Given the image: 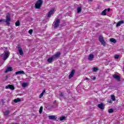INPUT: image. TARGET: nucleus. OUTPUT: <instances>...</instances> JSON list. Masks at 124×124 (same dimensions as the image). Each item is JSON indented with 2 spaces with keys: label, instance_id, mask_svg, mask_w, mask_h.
<instances>
[{
  "label": "nucleus",
  "instance_id": "nucleus-14",
  "mask_svg": "<svg viewBox=\"0 0 124 124\" xmlns=\"http://www.w3.org/2000/svg\"><path fill=\"white\" fill-rule=\"evenodd\" d=\"M6 89H10L11 90H15V87L13 85H9L5 87Z\"/></svg>",
  "mask_w": 124,
  "mask_h": 124
},
{
  "label": "nucleus",
  "instance_id": "nucleus-33",
  "mask_svg": "<svg viewBox=\"0 0 124 124\" xmlns=\"http://www.w3.org/2000/svg\"><path fill=\"white\" fill-rule=\"evenodd\" d=\"M119 57H120L119 55H115L114 58L116 59V60H118V59H119Z\"/></svg>",
  "mask_w": 124,
  "mask_h": 124
},
{
  "label": "nucleus",
  "instance_id": "nucleus-37",
  "mask_svg": "<svg viewBox=\"0 0 124 124\" xmlns=\"http://www.w3.org/2000/svg\"><path fill=\"white\" fill-rule=\"evenodd\" d=\"M85 80H90V79H89V78H85Z\"/></svg>",
  "mask_w": 124,
  "mask_h": 124
},
{
  "label": "nucleus",
  "instance_id": "nucleus-41",
  "mask_svg": "<svg viewBox=\"0 0 124 124\" xmlns=\"http://www.w3.org/2000/svg\"><path fill=\"white\" fill-rule=\"evenodd\" d=\"M90 0V1H92V0Z\"/></svg>",
  "mask_w": 124,
  "mask_h": 124
},
{
  "label": "nucleus",
  "instance_id": "nucleus-29",
  "mask_svg": "<svg viewBox=\"0 0 124 124\" xmlns=\"http://www.w3.org/2000/svg\"><path fill=\"white\" fill-rule=\"evenodd\" d=\"M108 113H113L114 112V109L113 108H110L108 111Z\"/></svg>",
  "mask_w": 124,
  "mask_h": 124
},
{
  "label": "nucleus",
  "instance_id": "nucleus-35",
  "mask_svg": "<svg viewBox=\"0 0 124 124\" xmlns=\"http://www.w3.org/2000/svg\"><path fill=\"white\" fill-rule=\"evenodd\" d=\"M93 80H95L96 79V78L95 77H93V78H92Z\"/></svg>",
  "mask_w": 124,
  "mask_h": 124
},
{
  "label": "nucleus",
  "instance_id": "nucleus-40",
  "mask_svg": "<svg viewBox=\"0 0 124 124\" xmlns=\"http://www.w3.org/2000/svg\"><path fill=\"white\" fill-rule=\"evenodd\" d=\"M81 83H82V82H80V83H79V85H81Z\"/></svg>",
  "mask_w": 124,
  "mask_h": 124
},
{
  "label": "nucleus",
  "instance_id": "nucleus-32",
  "mask_svg": "<svg viewBox=\"0 0 124 124\" xmlns=\"http://www.w3.org/2000/svg\"><path fill=\"white\" fill-rule=\"evenodd\" d=\"M60 121H63L64 120H65V117L62 116V117H60Z\"/></svg>",
  "mask_w": 124,
  "mask_h": 124
},
{
  "label": "nucleus",
  "instance_id": "nucleus-38",
  "mask_svg": "<svg viewBox=\"0 0 124 124\" xmlns=\"http://www.w3.org/2000/svg\"><path fill=\"white\" fill-rule=\"evenodd\" d=\"M107 10H108V12H109L110 11V9H108Z\"/></svg>",
  "mask_w": 124,
  "mask_h": 124
},
{
  "label": "nucleus",
  "instance_id": "nucleus-15",
  "mask_svg": "<svg viewBox=\"0 0 124 124\" xmlns=\"http://www.w3.org/2000/svg\"><path fill=\"white\" fill-rule=\"evenodd\" d=\"M94 58V56L93 54H90L88 57L89 61H93V59Z\"/></svg>",
  "mask_w": 124,
  "mask_h": 124
},
{
  "label": "nucleus",
  "instance_id": "nucleus-19",
  "mask_svg": "<svg viewBox=\"0 0 124 124\" xmlns=\"http://www.w3.org/2000/svg\"><path fill=\"white\" fill-rule=\"evenodd\" d=\"M109 41L112 43H117V40L113 38H110Z\"/></svg>",
  "mask_w": 124,
  "mask_h": 124
},
{
  "label": "nucleus",
  "instance_id": "nucleus-39",
  "mask_svg": "<svg viewBox=\"0 0 124 124\" xmlns=\"http://www.w3.org/2000/svg\"><path fill=\"white\" fill-rule=\"evenodd\" d=\"M56 102H57V101L55 100L53 102V103H56Z\"/></svg>",
  "mask_w": 124,
  "mask_h": 124
},
{
  "label": "nucleus",
  "instance_id": "nucleus-17",
  "mask_svg": "<svg viewBox=\"0 0 124 124\" xmlns=\"http://www.w3.org/2000/svg\"><path fill=\"white\" fill-rule=\"evenodd\" d=\"M60 56H61V53L58 52L54 56H53V57H54V59H56V58H59Z\"/></svg>",
  "mask_w": 124,
  "mask_h": 124
},
{
  "label": "nucleus",
  "instance_id": "nucleus-20",
  "mask_svg": "<svg viewBox=\"0 0 124 124\" xmlns=\"http://www.w3.org/2000/svg\"><path fill=\"white\" fill-rule=\"evenodd\" d=\"M21 101V99L18 98L14 100V102L15 103H17V102H20Z\"/></svg>",
  "mask_w": 124,
  "mask_h": 124
},
{
  "label": "nucleus",
  "instance_id": "nucleus-26",
  "mask_svg": "<svg viewBox=\"0 0 124 124\" xmlns=\"http://www.w3.org/2000/svg\"><path fill=\"white\" fill-rule=\"evenodd\" d=\"M42 111H43V107L41 106V107H40V109H39L40 114H41V113H42Z\"/></svg>",
  "mask_w": 124,
  "mask_h": 124
},
{
  "label": "nucleus",
  "instance_id": "nucleus-31",
  "mask_svg": "<svg viewBox=\"0 0 124 124\" xmlns=\"http://www.w3.org/2000/svg\"><path fill=\"white\" fill-rule=\"evenodd\" d=\"M59 96H60L61 97H63L64 98V96L63 95V93H62L61 92L59 93Z\"/></svg>",
  "mask_w": 124,
  "mask_h": 124
},
{
  "label": "nucleus",
  "instance_id": "nucleus-16",
  "mask_svg": "<svg viewBox=\"0 0 124 124\" xmlns=\"http://www.w3.org/2000/svg\"><path fill=\"white\" fill-rule=\"evenodd\" d=\"M16 75H18L19 74H25V72L24 71H18L16 72Z\"/></svg>",
  "mask_w": 124,
  "mask_h": 124
},
{
  "label": "nucleus",
  "instance_id": "nucleus-42",
  "mask_svg": "<svg viewBox=\"0 0 124 124\" xmlns=\"http://www.w3.org/2000/svg\"><path fill=\"white\" fill-rule=\"evenodd\" d=\"M60 99H61V100H62V99H61V98H60Z\"/></svg>",
  "mask_w": 124,
  "mask_h": 124
},
{
  "label": "nucleus",
  "instance_id": "nucleus-21",
  "mask_svg": "<svg viewBox=\"0 0 124 124\" xmlns=\"http://www.w3.org/2000/svg\"><path fill=\"white\" fill-rule=\"evenodd\" d=\"M106 11H107V9H105L102 12L101 15H103L104 16H106Z\"/></svg>",
  "mask_w": 124,
  "mask_h": 124
},
{
  "label": "nucleus",
  "instance_id": "nucleus-8",
  "mask_svg": "<svg viewBox=\"0 0 124 124\" xmlns=\"http://www.w3.org/2000/svg\"><path fill=\"white\" fill-rule=\"evenodd\" d=\"M75 73V70H72L71 74L69 76V79H71L72 77H73V76L74 75V74Z\"/></svg>",
  "mask_w": 124,
  "mask_h": 124
},
{
  "label": "nucleus",
  "instance_id": "nucleus-3",
  "mask_svg": "<svg viewBox=\"0 0 124 124\" xmlns=\"http://www.w3.org/2000/svg\"><path fill=\"white\" fill-rule=\"evenodd\" d=\"M99 41L101 43V45H103L104 47L106 46V42L104 41V38L102 36L99 37Z\"/></svg>",
  "mask_w": 124,
  "mask_h": 124
},
{
  "label": "nucleus",
  "instance_id": "nucleus-34",
  "mask_svg": "<svg viewBox=\"0 0 124 124\" xmlns=\"http://www.w3.org/2000/svg\"><path fill=\"white\" fill-rule=\"evenodd\" d=\"M32 29H31L29 31V32L30 34H32Z\"/></svg>",
  "mask_w": 124,
  "mask_h": 124
},
{
  "label": "nucleus",
  "instance_id": "nucleus-11",
  "mask_svg": "<svg viewBox=\"0 0 124 124\" xmlns=\"http://www.w3.org/2000/svg\"><path fill=\"white\" fill-rule=\"evenodd\" d=\"M54 59L55 58L54 56H52V57H50L47 59V62L49 63H51V62H53V61H54Z\"/></svg>",
  "mask_w": 124,
  "mask_h": 124
},
{
  "label": "nucleus",
  "instance_id": "nucleus-2",
  "mask_svg": "<svg viewBox=\"0 0 124 124\" xmlns=\"http://www.w3.org/2000/svg\"><path fill=\"white\" fill-rule=\"evenodd\" d=\"M42 4H43V0H38L35 4V8L37 9H40Z\"/></svg>",
  "mask_w": 124,
  "mask_h": 124
},
{
  "label": "nucleus",
  "instance_id": "nucleus-4",
  "mask_svg": "<svg viewBox=\"0 0 124 124\" xmlns=\"http://www.w3.org/2000/svg\"><path fill=\"white\" fill-rule=\"evenodd\" d=\"M4 54H2L1 56H4L3 59L5 61L6 60H7V59L8 58V57H9V54H10V53H9V51H6V50L4 51Z\"/></svg>",
  "mask_w": 124,
  "mask_h": 124
},
{
  "label": "nucleus",
  "instance_id": "nucleus-10",
  "mask_svg": "<svg viewBox=\"0 0 124 124\" xmlns=\"http://www.w3.org/2000/svg\"><path fill=\"white\" fill-rule=\"evenodd\" d=\"M124 23V20H121L119 22H118L116 24V27L118 28V27L121 26V25H123V24Z\"/></svg>",
  "mask_w": 124,
  "mask_h": 124
},
{
  "label": "nucleus",
  "instance_id": "nucleus-28",
  "mask_svg": "<svg viewBox=\"0 0 124 124\" xmlns=\"http://www.w3.org/2000/svg\"><path fill=\"white\" fill-rule=\"evenodd\" d=\"M27 86H28V84L27 83L24 82L22 83V87H23V88H26Z\"/></svg>",
  "mask_w": 124,
  "mask_h": 124
},
{
  "label": "nucleus",
  "instance_id": "nucleus-9",
  "mask_svg": "<svg viewBox=\"0 0 124 124\" xmlns=\"http://www.w3.org/2000/svg\"><path fill=\"white\" fill-rule=\"evenodd\" d=\"M48 119L49 120H57V116L56 115H49Z\"/></svg>",
  "mask_w": 124,
  "mask_h": 124
},
{
  "label": "nucleus",
  "instance_id": "nucleus-12",
  "mask_svg": "<svg viewBox=\"0 0 124 124\" xmlns=\"http://www.w3.org/2000/svg\"><path fill=\"white\" fill-rule=\"evenodd\" d=\"M98 107L101 109V110H103V109H104V105L102 103L99 104L98 105Z\"/></svg>",
  "mask_w": 124,
  "mask_h": 124
},
{
  "label": "nucleus",
  "instance_id": "nucleus-5",
  "mask_svg": "<svg viewBox=\"0 0 124 124\" xmlns=\"http://www.w3.org/2000/svg\"><path fill=\"white\" fill-rule=\"evenodd\" d=\"M60 21L61 20L60 19H57L56 20V21L55 22H54L53 24H54V29H57L58 28V27H59V26H60Z\"/></svg>",
  "mask_w": 124,
  "mask_h": 124
},
{
  "label": "nucleus",
  "instance_id": "nucleus-30",
  "mask_svg": "<svg viewBox=\"0 0 124 124\" xmlns=\"http://www.w3.org/2000/svg\"><path fill=\"white\" fill-rule=\"evenodd\" d=\"M98 70V69L97 67H94L93 68V72H96Z\"/></svg>",
  "mask_w": 124,
  "mask_h": 124
},
{
  "label": "nucleus",
  "instance_id": "nucleus-7",
  "mask_svg": "<svg viewBox=\"0 0 124 124\" xmlns=\"http://www.w3.org/2000/svg\"><path fill=\"white\" fill-rule=\"evenodd\" d=\"M113 77L114 79H115V80H117V81H121V77H120L119 75L117 74H114L113 75Z\"/></svg>",
  "mask_w": 124,
  "mask_h": 124
},
{
  "label": "nucleus",
  "instance_id": "nucleus-36",
  "mask_svg": "<svg viewBox=\"0 0 124 124\" xmlns=\"http://www.w3.org/2000/svg\"><path fill=\"white\" fill-rule=\"evenodd\" d=\"M108 103H113V101L112 100L108 101Z\"/></svg>",
  "mask_w": 124,
  "mask_h": 124
},
{
  "label": "nucleus",
  "instance_id": "nucleus-27",
  "mask_svg": "<svg viewBox=\"0 0 124 124\" xmlns=\"http://www.w3.org/2000/svg\"><path fill=\"white\" fill-rule=\"evenodd\" d=\"M111 97L112 100H113V101H115L116 100V97H115V95H112Z\"/></svg>",
  "mask_w": 124,
  "mask_h": 124
},
{
  "label": "nucleus",
  "instance_id": "nucleus-25",
  "mask_svg": "<svg viewBox=\"0 0 124 124\" xmlns=\"http://www.w3.org/2000/svg\"><path fill=\"white\" fill-rule=\"evenodd\" d=\"M20 21H19V20H18L17 21H16V27H19V26H20Z\"/></svg>",
  "mask_w": 124,
  "mask_h": 124
},
{
  "label": "nucleus",
  "instance_id": "nucleus-23",
  "mask_svg": "<svg viewBox=\"0 0 124 124\" xmlns=\"http://www.w3.org/2000/svg\"><path fill=\"white\" fill-rule=\"evenodd\" d=\"M9 113H10V111L6 110L4 113V116H7L9 114Z\"/></svg>",
  "mask_w": 124,
  "mask_h": 124
},
{
  "label": "nucleus",
  "instance_id": "nucleus-24",
  "mask_svg": "<svg viewBox=\"0 0 124 124\" xmlns=\"http://www.w3.org/2000/svg\"><path fill=\"white\" fill-rule=\"evenodd\" d=\"M81 10H82V8H81V7H78L77 9L78 13H80Z\"/></svg>",
  "mask_w": 124,
  "mask_h": 124
},
{
  "label": "nucleus",
  "instance_id": "nucleus-22",
  "mask_svg": "<svg viewBox=\"0 0 124 124\" xmlns=\"http://www.w3.org/2000/svg\"><path fill=\"white\" fill-rule=\"evenodd\" d=\"M45 92H46V90H44L42 92V93L40 94L39 97L40 98H41V97H42V96H43L44 93H45Z\"/></svg>",
  "mask_w": 124,
  "mask_h": 124
},
{
  "label": "nucleus",
  "instance_id": "nucleus-18",
  "mask_svg": "<svg viewBox=\"0 0 124 124\" xmlns=\"http://www.w3.org/2000/svg\"><path fill=\"white\" fill-rule=\"evenodd\" d=\"M54 12V10H50L48 14H47V17H51V16L52 15V14H53V13Z\"/></svg>",
  "mask_w": 124,
  "mask_h": 124
},
{
  "label": "nucleus",
  "instance_id": "nucleus-1",
  "mask_svg": "<svg viewBox=\"0 0 124 124\" xmlns=\"http://www.w3.org/2000/svg\"><path fill=\"white\" fill-rule=\"evenodd\" d=\"M11 21V18L10 17V15L8 14L6 16V20L5 19H0V22H5L6 23L7 26H9L10 24V21Z\"/></svg>",
  "mask_w": 124,
  "mask_h": 124
},
{
  "label": "nucleus",
  "instance_id": "nucleus-6",
  "mask_svg": "<svg viewBox=\"0 0 124 124\" xmlns=\"http://www.w3.org/2000/svg\"><path fill=\"white\" fill-rule=\"evenodd\" d=\"M16 48L18 49L19 55H20V56H23V55H24V52L23 51V49L21 48V46L18 45L16 46Z\"/></svg>",
  "mask_w": 124,
  "mask_h": 124
},
{
  "label": "nucleus",
  "instance_id": "nucleus-13",
  "mask_svg": "<svg viewBox=\"0 0 124 124\" xmlns=\"http://www.w3.org/2000/svg\"><path fill=\"white\" fill-rule=\"evenodd\" d=\"M9 71H13V69H12V67H8L5 71V73H7V72H9Z\"/></svg>",
  "mask_w": 124,
  "mask_h": 124
}]
</instances>
